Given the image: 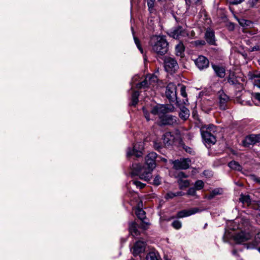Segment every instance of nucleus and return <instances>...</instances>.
Returning a JSON list of instances; mask_svg holds the SVG:
<instances>
[{
  "label": "nucleus",
  "instance_id": "58836bf2",
  "mask_svg": "<svg viewBox=\"0 0 260 260\" xmlns=\"http://www.w3.org/2000/svg\"><path fill=\"white\" fill-rule=\"evenodd\" d=\"M133 184L137 186V187L139 188L140 189L144 188V186H145V184L142 183L139 181H134L133 182Z\"/></svg>",
  "mask_w": 260,
  "mask_h": 260
},
{
  "label": "nucleus",
  "instance_id": "aec40b11",
  "mask_svg": "<svg viewBox=\"0 0 260 260\" xmlns=\"http://www.w3.org/2000/svg\"><path fill=\"white\" fill-rule=\"evenodd\" d=\"M174 136L170 132H167L164 135L163 140L165 145H171L174 143Z\"/></svg>",
  "mask_w": 260,
  "mask_h": 260
},
{
  "label": "nucleus",
  "instance_id": "3c124183",
  "mask_svg": "<svg viewBox=\"0 0 260 260\" xmlns=\"http://www.w3.org/2000/svg\"><path fill=\"white\" fill-rule=\"evenodd\" d=\"M154 147L156 149H159L161 148V144L156 141L154 142Z\"/></svg>",
  "mask_w": 260,
  "mask_h": 260
},
{
  "label": "nucleus",
  "instance_id": "c03bdc74",
  "mask_svg": "<svg viewBox=\"0 0 260 260\" xmlns=\"http://www.w3.org/2000/svg\"><path fill=\"white\" fill-rule=\"evenodd\" d=\"M143 112L144 116L148 121L152 119L150 117L149 114L148 113V112L146 110L145 108H143Z\"/></svg>",
  "mask_w": 260,
  "mask_h": 260
},
{
  "label": "nucleus",
  "instance_id": "338daca9",
  "mask_svg": "<svg viewBox=\"0 0 260 260\" xmlns=\"http://www.w3.org/2000/svg\"><path fill=\"white\" fill-rule=\"evenodd\" d=\"M258 250L260 252V247L258 248Z\"/></svg>",
  "mask_w": 260,
  "mask_h": 260
},
{
  "label": "nucleus",
  "instance_id": "6e6d98bb",
  "mask_svg": "<svg viewBox=\"0 0 260 260\" xmlns=\"http://www.w3.org/2000/svg\"><path fill=\"white\" fill-rule=\"evenodd\" d=\"M253 95V97L255 99H256L257 100H258V101L260 102V93H258V92L254 93Z\"/></svg>",
  "mask_w": 260,
  "mask_h": 260
},
{
  "label": "nucleus",
  "instance_id": "6e6552de",
  "mask_svg": "<svg viewBox=\"0 0 260 260\" xmlns=\"http://www.w3.org/2000/svg\"><path fill=\"white\" fill-rule=\"evenodd\" d=\"M166 95L171 102H177L176 86L173 83H170L166 87Z\"/></svg>",
  "mask_w": 260,
  "mask_h": 260
},
{
  "label": "nucleus",
  "instance_id": "37998d69",
  "mask_svg": "<svg viewBox=\"0 0 260 260\" xmlns=\"http://www.w3.org/2000/svg\"><path fill=\"white\" fill-rule=\"evenodd\" d=\"M160 183L161 180L160 177L158 176H156L153 180L154 184H155V185H159L160 184Z\"/></svg>",
  "mask_w": 260,
  "mask_h": 260
},
{
  "label": "nucleus",
  "instance_id": "9d476101",
  "mask_svg": "<svg viewBox=\"0 0 260 260\" xmlns=\"http://www.w3.org/2000/svg\"><path fill=\"white\" fill-rule=\"evenodd\" d=\"M169 35L171 37L175 39H183L188 36L187 31L181 26H178L173 29L170 32Z\"/></svg>",
  "mask_w": 260,
  "mask_h": 260
},
{
  "label": "nucleus",
  "instance_id": "412c9836",
  "mask_svg": "<svg viewBox=\"0 0 260 260\" xmlns=\"http://www.w3.org/2000/svg\"><path fill=\"white\" fill-rule=\"evenodd\" d=\"M129 232L132 236L135 237L140 234V232L138 230V225L135 222H131L129 224Z\"/></svg>",
  "mask_w": 260,
  "mask_h": 260
},
{
  "label": "nucleus",
  "instance_id": "a878e982",
  "mask_svg": "<svg viewBox=\"0 0 260 260\" xmlns=\"http://www.w3.org/2000/svg\"><path fill=\"white\" fill-rule=\"evenodd\" d=\"M229 167L237 171H241L242 170V167L239 165V164L235 161H231L229 163Z\"/></svg>",
  "mask_w": 260,
  "mask_h": 260
},
{
  "label": "nucleus",
  "instance_id": "f03ea898",
  "mask_svg": "<svg viewBox=\"0 0 260 260\" xmlns=\"http://www.w3.org/2000/svg\"><path fill=\"white\" fill-rule=\"evenodd\" d=\"M150 44L152 50L158 55L165 54L168 50V43L163 36H153L151 38Z\"/></svg>",
  "mask_w": 260,
  "mask_h": 260
},
{
  "label": "nucleus",
  "instance_id": "39448f33",
  "mask_svg": "<svg viewBox=\"0 0 260 260\" xmlns=\"http://www.w3.org/2000/svg\"><path fill=\"white\" fill-rule=\"evenodd\" d=\"M164 67L167 72L172 74L178 70V64L175 58L166 56L164 59Z\"/></svg>",
  "mask_w": 260,
  "mask_h": 260
},
{
  "label": "nucleus",
  "instance_id": "5fc2aeb1",
  "mask_svg": "<svg viewBox=\"0 0 260 260\" xmlns=\"http://www.w3.org/2000/svg\"><path fill=\"white\" fill-rule=\"evenodd\" d=\"M258 0H249L248 3L251 6L253 7Z\"/></svg>",
  "mask_w": 260,
  "mask_h": 260
},
{
  "label": "nucleus",
  "instance_id": "0eeeda50",
  "mask_svg": "<svg viewBox=\"0 0 260 260\" xmlns=\"http://www.w3.org/2000/svg\"><path fill=\"white\" fill-rule=\"evenodd\" d=\"M170 162L173 165V168L176 170H182L188 169L191 164V160L189 158H181L174 161L170 160Z\"/></svg>",
  "mask_w": 260,
  "mask_h": 260
},
{
  "label": "nucleus",
  "instance_id": "6ab92c4d",
  "mask_svg": "<svg viewBox=\"0 0 260 260\" xmlns=\"http://www.w3.org/2000/svg\"><path fill=\"white\" fill-rule=\"evenodd\" d=\"M256 234L254 237V240L250 243H249L247 245L248 249H252L255 248L257 245L260 244V230L256 231Z\"/></svg>",
  "mask_w": 260,
  "mask_h": 260
},
{
  "label": "nucleus",
  "instance_id": "a18cd8bd",
  "mask_svg": "<svg viewBox=\"0 0 260 260\" xmlns=\"http://www.w3.org/2000/svg\"><path fill=\"white\" fill-rule=\"evenodd\" d=\"M201 0H185L186 4L188 5L197 4Z\"/></svg>",
  "mask_w": 260,
  "mask_h": 260
},
{
  "label": "nucleus",
  "instance_id": "4be33fe9",
  "mask_svg": "<svg viewBox=\"0 0 260 260\" xmlns=\"http://www.w3.org/2000/svg\"><path fill=\"white\" fill-rule=\"evenodd\" d=\"M212 67L217 76L220 78H223L225 76L224 68L215 64H213Z\"/></svg>",
  "mask_w": 260,
  "mask_h": 260
},
{
  "label": "nucleus",
  "instance_id": "69168bd1",
  "mask_svg": "<svg viewBox=\"0 0 260 260\" xmlns=\"http://www.w3.org/2000/svg\"><path fill=\"white\" fill-rule=\"evenodd\" d=\"M207 225V223H206V224H205V225L204 228H205Z\"/></svg>",
  "mask_w": 260,
  "mask_h": 260
},
{
  "label": "nucleus",
  "instance_id": "473e14b6",
  "mask_svg": "<svg viewBox=\"0 0 260 260\" xmlns=\"http://www.w3.org/2000/svg\"><path fill=\"white\" fill-rule=\"evenodd\" d=\"M253 84L260 88V72L253 76Z\"/></svg>",
  "mask_w": 260,
  "mask_h": 260
},
{
  "label": "nucleus",
  "instance_id": "ddd939ff",
  "mask_svg": "<svg viewBox=\"0 0 260 260\" xmlns=\"http://www.w3.org/2000/svg\"><path fill=\"white\" fill-rule=\"evenodd\" d=\"M146 243L142 241H138L134 245L131 250L134 255H137L143 252L145 250Z\"/></svg>",
  "mask_w": 260,
  "mask_h": 260
},
{
  "label": "nucleus",
  "instance_id": "423d86ee",
  "mask_svg": "<svg viewBox=\"0 0 260 260\" xmlns=\"http://www.w3.org/2000/svg\"><path fill=\"white\" fill-rule=\"evenodd\" d=\"M144 149V143L142 142H137L134 145L133 149L128 148L127 150V156L129 157L135 155L137 157H141L143 155Z\"/></svg>",
  "mask_w": 260,
  "mask_h": 260
},
{
  "label": "nucleus",
  "instance_id": "de8ad7c7",
  "mask_svg": "<svg viewBox=\"0 0 260 260\" xmlns=\"http://www.w3.org/2000/svg\"><path fill=\"white\" fill-rule=\"evenodd\" d=\"M176 196V193L173 192H169L167 194V198L172 199Z\"/></svg>",
  "mask_w": 260,
  "mask_h": 260
},
{
  "label": "nucleus",
  "instance_id": "4d7b16f0",
  "mask_svg": "<svg viewBox=\"0 0 260 260\" xmlns=\"http://www.w3.org/2000/svg\"><path fill=\"white\" fill-rule=\"evenodd\" d=\"M176 193V196H182L185 194V193L182 192V191H178L175 192Z\"/></svg>",
  "mask_w": 260,
  "mask_h": 260
},
{
  "label": "nucleus",
  "instance_id": "4468645a",
  "mask_svg": "<svg viewBox=\"0 0 260 260\" xmlns=\"http://www.w3.org/2000/svg\"><path fill=\"white\" fill-rule=\"evenodd\" d=\"M177 117L171 115H165L160 117L159 121L161 125H174L177 123Z\"/></svg>",
  "mask_w": 260,
  "mask_h": 260
},
{
  "label": "nucleus",
  "instance_id": "bf43d9fd",
  "mask_svg": "<svg viewBox=\"0 0 260 260\" xmlns=\"http://www.w3.org/2000/svg\"><path fill=\"white\" fill-rule=\"evenodd\" d=\"M256 204L258 206V207L260 208V201H257L256 202Z\"/></svg>",
  "mask_w": 260,
  "mask_h": 260
},
{
  "label": "nucleus",
  "instance_id": "052dcab7",
  "mask_svg": "<svg viewBox=\"0 0 260 260\" xmlns=\"http://www.w3.org/2000/svg\"><path fill=\"white\" fill-rule=\"evenodd\" d=\"M185 100V101H183V103H184V104H185V105H186V104H187L188 103V100H187V99H186Z\"/></svg>",
  "mask_w": 260,
  "mask_h": 260
},
{
  "label": "nucleus",
  "instance_id": "0e129e2a",
  "mask_svg": "<svg viewBox=\"0 0 260 260\" xmlns=\"http://www.w3.org/2000/svg\"><path fill=\"white\" fill-rule=\"evenodd\" d=\"M238 228H239V229H242V228H243V227H242V226H239V227H238Z\"/></svg>",
  "mask_w": 260,
  "mask_h": 260
},
{
  "label": "nucleus",
  "instance_id": "1a4fd4ad",
  "mask_svg": "<svg viewBox=\"0 0 260 260\" xmlns=\"http://www.w3.org/2000/svg\"><path fill=\"white\" fill-rule=\"evenodd\" d=\"M251 235L243 231L238 232L233 236L234 240L238 244H242L250 239Z\"/></svg>",
  "mask_w": 260,
  "mask_h": 260
},
{
  "label": "nucleus",
  "instance_id": "dca6fc26",
  "mask_svg": "<svg viewBox=\"0 0 260 260\" xmlns=\"http://www.w3.org/2000/svg\"><path fill=\"white\" fill-rule=\"evenodd\" d=\"M202 210H203L199 208H193L188 210H183L178 212L177 217L178 218L187 217L196 213L201 212Z\"/></svg>",
  "mask_w": 260,
  "mask_h": 260
},
{
  "label": "nucleus",
  "instance_id": "ea45409f",
  "mask_svg": "<svg viewBox=\"0 0 260 260\" xmlns=\"http://www.w3.org/2000/svg\"><path fill=\"white\" fill-rule=\"evenodd\" d=\"M180 93H181V95L185 98H186L187 97V93L186 92V87L184 85H181V87H180Z\"/></svg>",
  "mask_w": 260,
  "mask_h": 260
},
{
  "label": "nucleus",
  "instance_id": "7ed1b4c3",
  "mask_svg": "<svg viewBox=\"0 0 260 260\" xmlns=\"http://www.w3.org/2000/svg\"><path fill=\"white\" fill-rule=\"evenodd\" d=\"M174 109V107L172 105L158 104L152 108L151 113L154 115H158L159 119H160V117H162L166 114L173 111Z\"/></svg>",
  "mask_w": 260,
  "mask_h": 260
},
{
  "label": "nucleus",
  "instance_id": "f257e3e1",
  "mask_svg": "<svg viewBox=\"0 0 260 260\" xmlns=\"http://www.w3.org/2000/svg\"><path fill=\"white\" fill-rule=\"evenodd\" d=\"M157 157L156 153H149L146 157V165L142 166L139 164H133L131 174L132 176H138L141 179L148 181L152 178V171L156 166L155 159Z\"/></svg>",
  "mask_w": 260,
  "mask_h": 260
},
{
  "label": "nucleus",
  "instance_id": "2f4dec72",
  "mask_svg": "<svg viewBox=\"0 0 260 260\" xmlns=\"http://www.w3.org/2000/svg\"><path fill=\"white\" fill-rule=\"evenodd\" d=\"M178 184L180 189L187 187L189 186V183L187 180L179 179L178 181Z\"/></svg>",
  "mask_w": 260,
  "mask_h": 260
},
{
  "label": "nucleus",
  "instance_id": "cd10ccee",
  "mask_svg": "<svg viewBox=\"0 0 260 260\" xmlns=\"http://www.w3.org/2000/svg\"><path fill=\"white\" fill-rule=\"evenodd\" d=\"M135 213L137 217L141 220H145V212L142 209L138 208H137L135 211Z\"/></svg>",
  "mask_w": 260,
  "mask_h": 260
},
{
  "label": "nucleus",
  "instance_id": "a211bd4d",
  "mask_svg": "<svg viewBox=\"0 0 260 260\" xmlns=\"http://www.w3.org/2000/svg\"><path fill=\"white\" fill-rule=\"evenodd\" d=\"M205 38L207 42L210 45H215V40L214 31L209 29H207L205 34Z\"/></svg>",
  "mask_w": 260,
  "mask_h": 260
},
{
  "label": "nucleus",
  "instance_id": "603ef678",
  "mask_svg": "<svg viewBox=\"0 0 260 260\" xmlns=\"http://www.w3.org/2000/svg\"><path fill=\"white\" fill-rule=\"evenodd\" d=\"M260 50V48L259 46H255L253 47H252L251 48L249 49V51L250 52L255 51H258Z\"/></svg>",
  "mask_w": 260,
  "mask_h": 260
},
{
  "label": "nucleus",
  "instance_id": "f8f14e48",
  "mask_svg": "<svg viewBox=\"0 0 260 260\" xmlns=\"http://www.w3.org/2000/svg\"><path fill=\"white\" fill-rule=\"evenodd\" d=\"M202 138L205 143L209 145L215 143L216 140L215 137L210 132H206L204 129H201Z\"/></svg>",
  "mask_w": 260,
  "mask_h": 260
},
{
  "label": "nucleus",
  "instance_id": "c756f323",
  "mask_svg": "<svg viewBox=\"0 0 260 260\" xmlns=\"http://www.w3.org/2000/svg\"><path fill=\"white\" fill-rule=\"evenodd\" d=\"M139 96V93L137 91H134L132 95V102L131 103V105L135 106L137 104L139 100L138 97Z\"/></svg>",
  "mask_w": 260,
  "mask_h": 260
},
{
  "label": "nucleus",
  "instance_id": "20e7f679",
  "mask_svg": "<svg viewBox=\"0 0 260 260\" xmlns=\"http://www.w3.org/2000/svg\"><path fill=\"white\" fill-rule=\"evenodd\" d=\"M158 79L154 75L147 76L142 82L137 84L136 87L138 89L145 88H154L157 85Z\"/></svg>",
  "mask_w": 260,
  "mask_h": 260
},
{
  "label": "nucleus",
  "instance_id": "2eb2a0df",
  "mask_svg": "<svg viewBox=\"0 0 260 260\" xmlns=\"http://www.w3.org/2000/svg\"><path fill=\"white\" fill-rule=\"evenodd\" d=\"M194 62L196 66L200 70L207 68L209 64L208 59L204 56H199L198 58L194 60Z\"/></svg>",
  "mask_w": 260,
  "mask_h": 260
},
{
  "label": "nucleus",
  "instance_id": "b1692460",
  "mask_svg": "<svg viewBox=\"0 0 260 260\" xmlns=\"http://www.w3.org/2000/svg\"><path fill=\"white\" fill-rule=\"evenodd\" d=\"M175 52L177 56L181 57L183 56L184 46L182 42H179V43L176 46Z\"/></svg>",
  "mask_w": 260,
  "mask_h": 260
},
{
  "label": "nucleus",
  "instance_id": "8fccbe9b",
  "mask_svg": "<svg viewBox=\"0 0 260 260\" xmlns=\"http://www.w3.org/2000/svg\"><path fill=\"white\" fill-rule=\"evenodd\" d=\"M205 44V42L204 41L198 40V41H194V44L196 46L204 45Z\"/></svg>",
  "mask_w": 260,
  "mask_h": 260
},
{
  "label": "nucleus",
  "instance_id": "79ce46f5",
  "mask_svg": "<svg viewBox=\"0 0 260 260\" xmlns=\"http://www.w3.org/2000/svg\"><path fill=\"white\" fill-rule=\"evenodd\" d=\"M134 40H135V44H136L138 48L141 51V52L142 53H143V49L142 48V47L140 46L139 40L137 38L134 37Z\"/></svg>",
  "mask_w": 260,
  "mask_h": 260
},
{
  "label": "nucleus",
  "instance_id": "09e8293b",
  "mask_svg": "<svg viewBox=\"0 0 260 260\" xmlns=\"http://www.w3.org/2000/svg\"><path fill=\"white\" fill-rule=\"evenodd\" d=\"M252 179L254 182L260 184V177H257L256 176H252Z\"/></svg>",
  "mask_w": 260,
  "mask_h": 260
},
{
  "label": "nucleus",
  "instance_id": "a19ab883",
  "mask_svg": "<svg viewBox=\"0 0 260 260\" xmlns=\"http://www.w3.org/2000/svg\"><path fill=\"white\" fill-rule=\"evenodd\" d=\"M197 189L194 187H191L188 189L187 194L190 196H195Z\"/></svg>",
  "mask_w": 260,
  "mask_h": 260
},
{
  "label": "nucleus",
  "instance_id": "72a5a7b5",
  "mask_svg": "<svg viewBox=\"0 0 260 260\" xmlns=\"http://www.w3.org/2000/svg\"><path fill=\"white\" fill-rule=\"evenodd\" d=\"M204 183L201 180H197L194 183V188L197 190H201L204 187Z\"/></svg>",
  "mask_w": 260,
  "mask_h": 260
},
{
  "label": "nucleus",
  "instance_id": "c9c22d12",
  "mask_svg": "<svg viewBox=\"0 0 260 260\" xmlns=\"http://www.w3.org/2000/svg\"><path fill=\"white\" fill-rule=\"evenodd\" d=\"M228 82L231 84H235L237 83V80L234 74H231L228 78Z\"/></svg>",
  "mask_w": 260,
  "mask_h": 260
},
{
  "label": "nucleus",
  "instance_id": "680f3d73",
  "mask_svg": "<svg viewBox=\"0 0 260 260\" xmlns=\"http://www.w3.org/2000/svg\"><path fill=\"white\" fill-rule=\"evenodd\" d=\"M161 160H162V161H164V162H167V159H166V158H162L161 159Z\"/></svg>",
  "mask_w": 260,
  "mask_h": 260
},
{
  "label": "nucleus",
  "instance_id": "5701e85b",
  "mask_svg": "<svg viewBox=\"0 0 260 260\" xmlns=\"http://www.w3.org/2000/svg\"><path fill=\"white\" fill-rule=\"evenodd\" d=\"M189 111L187 108L182 107L180 109L179 116L181 119L183 120H186L189 117Z\"/></svg>",
  "mask_w": 260,
  "mask_h": 260
},
{
  "label": "nucleus",
  "instance_id": "c85d7f7f",
  "mask_svg": "<svg viewBox=\"0 0 260 260\" xmlns=\"http://www.w3.org/2000/svg\"><path fill=\"white\" fill-rule=\"evenodd\" d=\"M201 129H204L206 132H210L211 133H214L217 131L216 127L213 124L205 125Z\"/></svg>",
  "mask_w": 260,
  "mask_h": 260
},
{
  "label": "nucleus",
  "instance_id": "f3484780",
  "mask_svg": "<svg viewBox=\"0 0 260 260\" xmlns=\"http://www.w3.org/2000/svg\"><path fill=\"white\" fill-rule=\"evenodd\" d=\"M219 106L221 109L225 110L226 108L227 103L229 101V97L222 90L218 92Z\"/></svg>",
  "mask_w": 260,
  "mask_h": 260
},
{
  "label": "nucleus",
  "instance_id": "e2e57ef3",
  "mask_svg": "<svg viewBox=\"0 0 260 260\" xmlns=\"http://www.w3.org/2000/svg\"><path fill=\"white\" fill-rule=\"evenodd\" d=\"M236 252H236V250H233V253L234 254H236Z\"/></svg>",
  "mask_w": 260,
  "mask_h": 260
},
{
  "label": "nucleus",
  "instance_id": "9b49d317",
  "mask_svg": "<svg viewBox=\"0 0 260 260\" xmlns=\"http://www.w3.org/2000/svg\"><path fill=\"white\" fill-rule=\"evenodd\" d=\"M260 141V134L250 135L245 138L242 143L245 147H249Z\"/></svg>",
  "mask_w": 260,
  "mask_h": 260
},
{
  "label": "nucleus",
  "instance_id": "864d4df0",
  "mask_svg": "<svg viewBox=\"0 0 260 260\" xmlns=\"http://www.w3.org/2000/svg\"><path fill=\"white\" fill-rule=\"evenodd\" d=\"M249 21L245 20H242L241 21H240V24L242 25H248Z\"/></svg>",
  "mask_w": 260,
  "mask_h": 260
},
{
  "label": "nucleus",
  "instance_id": "13d9d810",
  "mask_svg": "<svg viewBox=\"0 0 260 260\" xmlns=\"http://www.w3.org/2000/svg\"><path fill=\"white\" fill-rule=\"evenodd\" d=\"M178 176L181 177H186V176L183 172L179 173Z\"/></svg>",
  "mask_w": 260,
  "mask_h": 260
},
{
  "label": "nucleus",
  "instance_id": "4c0bfd02",
  "mask_svg": "<svg viewBox=\"0 0 260 260\" xmlns=\"http://www.w3.org/2000/svg\"><path fill=\"white\" fill-rule=\"evenodd\" d=\"M141 221H142V223L141 224V228L144 230H147L148 228V226L149 225V222L148 221H146L145 220H143Z\"/></svg>",
  "mask_w": 260,
  "mask_h": 260
},
{
  "label": "nucleus",
  "instance_id": "e433bc0d",
  "mask_svg": "<svg viewBox=\"0 0 260 260\" xmlns=\"http://www.w3.org/2000/svg\"><path fill=\"white\" fill-rule=\"evenodd\" d=\"M172 225L173 226V228L176 230L180 229L182 226V223L181 221L177 220H174L172 222Z\"/></svg>",
  "mask_w": 260,
  "mask_h": 260
},
{
  "label": "nucleus",
  "instance_id": "bb28decb",
  "mask_svg": "<svg viewBox=\"0 0 260 260\" xmlns=\"http://www.w3.org/2000/svg\"><path fill=\"white\" fill-rule=\"evenodd\" d=\"M221 192L222 190L221 189L216 188L213 190L207 196V198L209 200H211L216 196L221 194Z\"/></svg>",
  "mask_w": 260,
  "mask_h": 260
},
{
  "label": "nucleus",
  "instance_id": "393cba45",
  "mask_svg": "<svg viewBox=\"0 0 260 260\" xmlns=\"http://www.w3.org/2000/svg\"><path fill=\"white\" fill-rule=\"evenodd\" d=\"M239 200L243 204H245L247 206L249 205L251 202L250 197L248 195L244 196L243 194H241L239 198Z\"/></svg>",
  "mask_w": 260,
  "mask_h": 260
},
{
  "label": "nucleus",
  "instance_id": "7c9ffc66",
  "mask_svg": "<svg viewBox=\"0 0 260 260\" xmlns=\"http://www.w3.org/2000/svg\"><path fill=\"white\" fill-rule=\"evenodd\" d=\"M147 260H159L158 255L155 252H150L146 256Z\"/></svg>",
  "mask_w": 260,
  "mask_h": 260
},
{
  "label": "nucleus",
  "instance_id": "49530a36",
  "mask_svg": "<svg viewBox=\"0 0 260 260\" xmlns=\"http://www.w3.org/2000/svg\"><path fill=\"white\" fill-rule=\"evenodd\" d=\"M243 0H228V1L230 3L232 4H238L241 3L243 2Z\"/></svg>",
  "mask_w": 260,
  "mask_h": 260
},
{
  "label": "nucleus",
  "instance_id": "f704fd0d",
  "mask_svg": "<svg viewBox=\"0 0 260 260\" xmlns=\"http://www.w3.org/2000/svg\"><path fill=\"white\" fill-rule=\"evenodd\" d=\"M155 3V0H147V5L150 13H153L154 11Z\"/></svg>",
  "mask_w": 260,
  "mask_h": 260
}]
</instances>
